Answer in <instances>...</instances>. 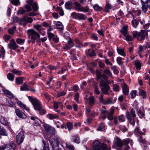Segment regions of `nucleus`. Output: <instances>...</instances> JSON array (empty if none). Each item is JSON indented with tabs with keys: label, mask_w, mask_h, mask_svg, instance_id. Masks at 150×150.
<instances>
[{
	"label": "nucleus",
	"mask_w": 150,
	"mask_h": 150,
	"mask_svg": "<svg viewBox=\"0 0 150 150\" xmlns=\"http://www.w3.org/2000/svg\"><path fill=\"white\" fill-rule=\"evenodd\" d=\"M111 150L110 148L104 143H101L99 141L94 142L93 146L91 150Z\"/></svg>",
	"instance_id": "nucleus-1"
},
{
	"label": "nucleus",
	"mask_w": 150,
	"mask_h": 150,
	"mask_svg": "<svg viewBox=\"0 0 150 150\" xmlns=\"http://www.w3.org/2000/svg\"><path fill=\"white\" fill-rule=\"evenodd\" d=\"M134 133L138 137V138L139 142L141 143V146H143L144 147V148L143 149L144 150H145L146 147V146L145 141L140 136L141 135L144 134V132L140 131L138 127H136L134 130Z\"/></svg>",
	"instance_id": "nucleus-2"
},
{
	"label": "nucleus",
	"mask_w": 150,
	"mask_h": 150,
	"mask_svg": "<svg viewBox=\"0 0 150 150\" xmlns=\"http://www.w3.org/2000/svg\"><path fill=\"white\" fill-rule=\"evenodd\" d=\"M28 98L32 103L35 110L40 111L42 108L41 103L37 99L33 98L30 96H28Z\"/></svg>",
	"instance_id": "nucleus-3"
},
{
	"label": "nucleus",
	"mask_w": 150,
	"mask_h": 150,
	"mask_svg": "<svg viewBox=\"0 0 150 150\" xmlns=\"http://www.w3.org/2000/svg\"><path fill=\"white\" fill-rule=\"evenodd\" d=\"M100 85L102 87L101 88L102 92L104 94L109 95V93L108 92L110 88V87L106 82L104 81L103 79H101L100 82Z\"/></svg>",
	"instance_id": "nucleus-4"
},
{
	"label": "nucleus",
	"mask_w": 150,
	"mask_h": 150,
	"mask_svg": "<svg viewBox=\"0 0 150 150\" xmlns=\"http://www.w3.org/2000/svg\"><path fill=\"white\" fill-rule=\"evenodd\" d=\"M45 132L48 134L52 137L55 134L56 131L55 129L49 125L44 124L43 125Z\"/></svg>",
	"instance_id": "nucleus-5"
},
{
	"label": "nucleus",
	"mask_w": 150,
	"mask_h": 150,
	"mask_svg": "<svg viewBox=\"0 0 150 150\" xmlns=\"http://www.w3.org/2000/svg\"><path fill=\"white\" fill-rule=\"evenodd\" d=\"M54 143L52 141H50V142L52 147V150H57V149H55V147H58L59 146L61 142V140L58 137L56 136L54 137Z\"/></svg>",
	"instance_id": "nucleus-6"
},
{
	"label": "nucleus",
	"mask_w": 150,
	"mask_h": 150,
	"mask_svg": "<svg viewBox=\"0 0 150 150\" xmlns=\"http://www.w3.org/2000/svg\"><path fill=\"white\" fill-rule=\"evenodd\" d=\"M29 36H30L32 40H35L37 38H40V36L39 34L33 29H29L27 31Z\"/></svg>",
	"instance_id": "nucleus-7"
},
{
	"label": "nucleus",
	"mask_w": 150,
	"mask_h": 150,
	"mask_svg": "<svg viewBox=\"0 0 150 150\" xmlns=\"http://www.w3.org/2000/svg\"><path fill=\"white\" fill-rule=\"evenodd\" d=\"M76 10L78 11L87 12L89 10V8L87 6H82L78 2H76Z\"/></svg>",
	"instance_id": "nucleus-8"
},
{
	"label": "nucleus",
	"mask_w": 150,
	"mask_h": 150,
	"mask_svg": "<svg viewBox=\"0 0 150 150\" xmlns=\"http://www.w3.org/2000/svg\"><path fill=\"white\" fill-rule=\"evenodd\" d=\"M24 138L25 136L23 132H22L19 133L16 136V141L18 144H21L23 142Z\"/></svg>",
	"instance_id": "nucleus-9"
},
{
	"label": "nucleus",
	"mask_w": 150,
	"mask_h": 150,
	"mask_svg": "<svg viewBox=\"0 0 150 150\" xmlns=\"http://www.w3.org/2000/svg\"><path fill=\"white\" fill-rule=\"evenodd\" d=\"M148 0H147L144 1L141 0L142 4V9L144 12L146 13L147 11V9L150 7V5H149Z\"/></svg>",
	"instance_id": "nucleus-10"
},
{
	"label": "nucleus",
	"mask_w": 150,
	"mask_h": 150,
	"mask_svg": "<svg viewBox=\"0 0 150 150\" xmlns=\"http://www.w3.org/2000/svg\"><path fill=\"white\" fill-rule=\"evenodd\" d=\"M8 46L11 49L15 50L18 47L14 39H12L10 41V43L8 44Z\"/></svg>",
	"instance_id": "nucleus-11"
},
{
	"label": "nucleus",
	"mask_w": 150,
	"mask_h": 150,
	"mask_svg": "<svg viewBox=\"0 0 150 150\" xmlns=\"http://www.w3.org/2000/svg\"><path fill=\"white\" fill-rule=\"evenodd\" d=\"M15 112L18 117L24 119L26 118V115L19 109H16L15 110Z\"/></svg>",
	"instance_id": "nucleus-12"
},
{
	"label": "nucleus",
	"mask_w": 150,
	"mask_h": 150,
	"mask_svg": "<svg viewBox=\"0 0 150 150\" xmlns=\"http://www.w3.org/2000/svg\"><path fill=\"white\" fill-rule=\"evenodd\" d=\"M147 33L145 30H142L140 32L138 33L137 36V39L139 40H141L144 39L145 36L147 35Z\"/></svg>",
	"instance_id": "nucleus-13"
},
{
	"label": "nucleus",
	"mask_w": 150,
	"mask_h": 150,
	"mask_svg": "<svg viewBox=\"0 0 150 150\" xmlns=\"http://www.w3.org/2000/svg\"><path fill=\"white\" fill-rule=\"evenodd\" d=\"M121 87L122 88L123 93L125 95H128L129 93V88L126 83H122Z\"/></svg>",
	"instance_id": "nucleus-14"
},
{
	"label": "nucleus",
	"mask_w": 150,
	"mask_h": 150,
	"mask_svg": "<svg viewBox=\"0 0 150 150\" xmlns=\"http://www.w3.org/2000/svg\"><path fill=\"white\" fill-rule=\"evenodd\" d=\"M5 147L8 150H15L16 144L13 142H10L5 145Z\"/></svg>",
	"instance_id": "nucleus-15"
},
{
	"label": "nucleus",
	"mask_w": 150,
	"mask_h": 150,
	"mask_svg": "<svg viewBox=\"0 0 150 150\" xmlns=\"http://www.w3.org/2000/svg\"><path fill=\"white\" fill-rule=\"evenodd\" d=\"M116 98H115L113 100V97L108 98L105 100L104 105H111L114 104L116 102Z\"/></svg>",
	"instance_id": "nucleus-16"
},
{
	"label": "nucleus",
	"mask_w": 150,
	"mask_h": 150,
	"mask_svg": "<svg viewBox=\"0 0 150 150\" xmlns=\"http://www.w3.org/2000/svg\"><path fill=\"white\" fill-rule=\"evenodd\" d=\"M74 45V43L73 42L72 40L70 38L68 41V44L65 45L64 47V49L66 50H69Z\"/></svg>",
	"instance_id": "nucleus-17"
},
{
	"label": "nucleus",
	"mask_w": 150,
	"mask_h": 150,
	"mask_svg": "<svg viewBox=\"0 0 150 150\" xmlns=\"http://www.w3.org/2000/svg\"><path fill=\"white\" fill-rule=\"evenodd\" d=\"M73 4H75V2L73 3L71 1H68L66 2L65 4L66 8L70 10L73 8Z\"/></svg>",
	"instance_id": "nucleus-18"
},
{
	"label": "nucleus",
	"mask_w": 150,
	"mask_h": 150,
	"mask_svg": "<svg viewBox=\"0 0 150 150\" xmlns=\"http://www.w3.org/2000/svg\"><path fill=\"white\" fill-rule=\"evenodd\" d=\"M1 123L6 126H9L10 123L8 122L7 118L3 117H1L0 120Z\"/></svg>",
	"instance_id": "nucleus-19"
},
{
	"label": "nucleus",
	"mask_w": 150,
	"mask_h": 150,
	"mask_svg": "<svg viewBox=\"0 0 150 150\" xmlns=\"http://www.w3.org/2000/svg\"><path fill=\"white\" fill-rule=\"evenodd\" d=\"M76 18L78 19L79 20H85L86 19V16L83 14L82 13H76Z\"/></svg>",
	"instance_id": "nucleus-20"
},
{
	"label": "nucleus",
	"mask_w": 150,
	"mask_h": 150,
	"mask_svg": "<svg viewBox=\"0 0 150 150\" xmlns=\"http://www.w3.org/2000/svg\"><path fill=\"white\" fill-rule=\"evenodd\" d=\"M115 145L118 147H121L123 145V141L120 138H117L115 143Z\"/></svg>",
	"instance_id": "nucleus-21"
},
{
	"label": "nucleus",
	"mask_w": 150,
	"mask_h": 150,
	"mask_svg": "<svg viewBox=\"0 0 150 150\" xmlns=\"http://www.w3.org/2000/svg\"><path fill=\"white\" fill-rule=\"evenodd\" d=\"M7 136L8 135V133L4 129V128L2 126H0V137L1 136Z\"/></svg>",
	"instance_id": "nucleus-22"
},
{
	"label": "nucleus",
	"mask_w": 150,
	"mask_h": 150,
	"mask_svg": "<svg viewBox=\"0 0 150 150\" xmlns=\"http://www.w3.org/2000/svg\"><path fill=\"white\" fill-rule=\"evenodd\" d=\"M31 119L35 121L34 124L35 126H38L40 125V120L38 118L36 117L33 116L31 117Z\"/></svg>",
	"instance_id": "nucleus-23"
},
{
	"label": "nucleus",
	"mask_w": 150,
	"mask_h": 150,
	"mask_svg": "<svg viewBox=\"0 0 150 150\" xmlns=\"http://www.w3.org/2000/svg\"><path fill=\"white\" fill-rule=\"evenodd\" d=\"M17 103L18 104L20 107L25 109L27 111L29 112L30 111V110L29 109V108L27 107L25 105L22 103L21 101H18L17 102Z\"/></svg>",
	"instance_id": "nucleus-24"
},
{
	"label": "nucleus",
	"mask_w": 150,
	"mask_h": 150,
	"mask_svg": "<svg viewBox=\"0 0 150 150\" xmlns=\"http://www.w3.org/2000/svg\"><path fill=\"white\" fill-rule=\"evenodd\" d=\"M139 94L140 96L142 97L144 99H146V92L142 89H139Z\"/></svg>",
	"instance_id": "nucleus-25"
},
{
	"label": "nucleus",
	"mask_w": 150,
	"mask_h": 150,
	"mask_svg": "<svg viewBox=\"0 0 150 150\" xmlns=\"http://www.w3.org/2000/svg\"><path fill=\"white\" fill-rule=\"evenodd\" d=\"M47 117L50 120L57 118L58 116L57 115L53 114L50 113L47 115Z\"/></svg>",
	"instance_id": "nucleus-26"
},
{
	"label": "nucleus",
	"mask_w": 150,
	"mask_h": 150,
	"mask_svg": "<svg viewBox=\"0 0 150 150\" xmlns=\"http://www.w3.org/2000/svg\"><path fill=\"white\" fill-rule=\"evenodd\" d=\"M134 64L136 69L140 70L141 66V63L140 61L137 60H135L134 61Z\"/></svg>",
	"instance_id": "nucleus-27"
},
{
	"label": "nucleus",
	"mask_w": 150,
	"mask_h": 150,
	"mask_svg": "<svg viewBox=\"0 0 150 150\" xmlns=\"http://www.w3.org/2000/svg\"><path fill=\"white\" fill-rule=\"evenodd\" d=\"M55 27L56 28L63 29V25L61 22L58 21L55 24Z\"/></svg>",
	"instance_id": "nucleus-28"
},
{
	"label": "nucleus",
	"mask_w": 150,
	"mask_h": 150,
	"mask_svg": "<svg viewBox=\"0 0 150 150\" xmlns=\"http://www.w3.org/2000/svg\"><path fill=\"white\" fill-rule=\"evenodd\" d=\"M137 112L138 115L140 118H142L144 117V114L143 111L141 110H140L139 109L137 108Z\"/></svg>",
	"instance_id": "nucleus-29"
},
{
	"label": "nucleus",
	"mask_w": 150,
	"mask_h": 150,
	"mask_svg": "<svg viewBox=\"0 0 150 150\" xmlns=\"http://www.w3.org/2000/svg\"><path fill=\"white\" fill-rule=\"evenodd\" d=\"M113 90L115 91L118 92L120 90V88L117 84L113 83Z\"/></svg>",
	"instance_id": "nucleus-30"
},
{
	"label": "nucleus",
	"mask_w": 150,
	"mask_h": 150,
	"mask_svg": "<svg viewBox=\"0 0 150 150\" xmlns=\"http://www.w3.org/2000/svg\"><path fill=\"white\" fill-rule=\"evenodd\" d=\"M22 20L24 21H27L30 23H31L33 21V19L31 17H29L28 18H26V16H24L23 18L22 19Z\"/></svg>",
	"instance_id": "nucleus-31"
},
{
	"label": "nucleus",
	"mask_w": 150,
	"mask_h": 150,
	"mask_svg": "<svg viewBox=\"0 0 150 150\" xmlns=\"http://www.w3.org/2000/svg\"><path fill=\"white\" fill-rule=\"evenodd\" d=\"M111 7V5L109 4H107L105 6L104 9V11L106 12H109Z\"/></svg>",
	"instance_id": "nucleus-32"
},
{
	"label": "nucleus",
	"mask_w": 150,
	"mask_h": 150,
	"mask_svg": "<svg viewBox=\"0 0 150 150\" xmlns=\"http://www.w3.org/2000/svg\"><path fill=\"white\" fill-rule=\"evenodd\" d=\"M93 8L95 11H100L102 9L101 7L99 6L98 4H96L93 6Z\"/></svg>",
	"instance_id": "nucleus-33"
},
{
	"label": "nucleus",
	"mask_w": 150,
	"mask_h": 150,
	"mask_svg": "<svg viewBox=\"0 0 150 150\" xmlns=\"http://www.w3.org/2000/svg\"><path fill=\"white\" fill-rule=\"evenodd\" d=\"M103 72L105 74H107L109 77L112 76V73L108 67H107L106 69L104 70Z\"/></svg>",
	"instance_id": "nucleus-34"
},
{
	"label": "nucleus",
	"mask_w": 150,
	"mask_h": 150,
	"mask_svg": "<svg viewBox=\"0 0 150 150\" xmlns=\"http://www.w3.org/2000/svg\"><path fill=\"white\" fill-rule=\"evenodd\" d=\"M117 51L118 53L120 55L125 56V53L124 50L122 49H119L118 47H117Z\"/></svg>",
	"instance_id": "nucleus-35"
},
{
	"label": "nucleus",
	"mask_w": 150,
	"mask_h": 150,
	"mask_svg": "<svg viewBox=\"0 0 150 150\" xmlns=\"http://www.w3.org/2000/svg\"><path fill=\"white\" fill-rule=\"evenodd\" d=\"M96 75L97 79V80L100 79V80L102 79V75L101 73L98 70H96Z\"/></svg>",
	"instance_id": "nucleus-36"
},
{
	"label": "nucleus",
	"mask_w": 150,
	"mask_h": 150,
	"mask_svg": "<svg viewBox=\"0 0 150 150\" xmlns=\"http://www.w3.org/2000/svg\"><path fill=\"white\" fill-rule=\"evenodd\" d=\"M121 32L124 35L126 36L127 34V28L126 27H123L120 30Z\"/></svg>",
	"instance_id": "nucleus-37"
},
{
	"label": "nucleus",
	"mask_w": 150,
	"mask_h": 150,
	"mask_svg": "<svg viewBox=\"0 0 150 150\" xmlns=\"http://www.w3.org/2000/svg\"><path fill=\"white\" fill-rule=\"evenodd\" d=\"M7 78L10 81H13L14 79V76L12 73H9L7 76Z\"/></svg>",
	"instance_id": "nucleus-38"
},
{
	"label": "nucleus",
	"mask_w": 150,
	"mask_h": 150,
	"mask_svg": "<svg viewBox=\"0 0 150 150\" xmlns=\"http://www.w3.org/2000/svg\"><path fill=\"white\" fill-rule=\"evenodd\" d=\"M125 38V39L127 41H132L133 38L131 35L127 34L126 36H124Z\"/></svg>",
	"instance_id": "nucleus-39"
},
{
	"label": "nucleus",
	"mask_w": 150,
	"mask_h": 150,
	"mask_svg": "<svg viewBox=\"0 0 150 150\" xmlns=\"http://www.w3.org/2000/svg\"><path fill=\"white\" fill-rule=\"evenodd\" d=\"M98 99L100 103L104 105L105 100L104 99L103 95V94H101L100 95L98 98Z\"/></svg>",
	"instance_id": "nucleus-40"
},
{
	"label": "nucleus",
	"mask_w": 150,
	"mask_h": 150,
	"mask_svg": "<svg viewBox=\"0 0 150 150\" xmlns=\"http://www.w3.org/2000/svg\"><path fill=\"white\" fill-rule=\"evenodd\" d=\"M32 8L33 11H36L38 9V5L36 3H35L33 4Z\"/></svg>",
	"instance_id": "nucleus-41"
},
{
	"label": "nucleus",
	"mask_w": 150,
	"mask_h": 150,
	"mask_svg": "<svg viewBox=\"0 0 150 150\" xmlns=\"http://www.w3.org/2000/svg\"><path fill=\"white\" fill-rule=\"evenodd\" d=\"M105 127L104 124L103 123H101L100 125L97 129V130L99 131H103L105 129Z\"/></svg>",
	"instance_id": "nucleus-42"
},
{
	"label": "nucleus",
	"mask_w": 150,
	"mask_h": 150,
	"mask_svg": "<svg viewBox=\"0 0 150 150\" xmlns=\"http://www.w3.org/2000/svg\"><path fill=\"white\" fill-rule=\"evenodd\" d=\"M132 26L135 28L137 27L139 24V22L136 19H134L132 21Z\"/></svg>",
	"instance_id": "nucleus-43"
},
{
	"label": "nucleus",
	"mask_w": 150,
	"mask_h": 150,
	"mask_svg": "<svg viewBox=\"0 0 150 150\" xmlns=\"http://www.w3.org/2000/svg\"><path fill=\"white\" fill-rule=\"evenodd\" d=\"M26 12V11L23 9L22 8H20L18 11L17 13L21 15L25 14Z\"/></svg>",
	"instance_id": "nucleus-44"
},
{
	"label": "nucleus",
	"mask_w": 150,
	"mask_h": 150,
	"mask_svg": "<svg viewBox=\"0 0 150 150\" xmlns=\"http://www.w3.org/2000/svg\"><path fill=\"white\" fill-rule=\"evenodd\" d=\"M20 89L21 91H28L29 90L27 85L25 83L21 87Z\"/></svg>",
	"instance_id": "nucleus-45"
},
{
	"label": "nucleus",
	"mask_w": 150,
	"mask_h": 150,
	"mask_svg": "<svg viewBox=\"0 0 150 150\" xmlns=\"http://www.w3.org/2000/svg\"><path fill=\"white\" fill-rule=\"evenodd\" d=\"M66 145L67 148L69 150H74V146L66 143Z\"/></svg>",
	"instance_id": "nucleus-46"
},
{
	"label": "nucleus",
	"mask_w": 150,
	"mask_h": 150,
	"mask_svg": "<svg viewBox=\"0 0 150 150\" xmlns=\"http://www.w3.org/2000/svg\"><path fill=\"white\" fill-rule=\"evenodd\" d=\"M137 93V91L136 90L132 91L130 93V94L131 96V98H135L136 96Z\"/></svg>",
	"instance_id": "nucleus-47"
},
{
	"label": "nucleus",
	"mask_w": 150,
	"mask_h": 150,
	"mask_svg": "<svg viewBox=\"0 0 150 150\" xmlns=\"http://www.w3.org/2000/svg\"><path fill=\"white\" fill-rule=\"evenodd\" d=\"M66 126L69 131L71 130L73 128V125L71 122H67L66 124Z\"/></svg>",
	"instance_id": "nucleus-48"
},
{
	"label": "nucleus",
	"mask_w": 150,
	"mask_h": 150,
	"mask_svg": "<svg viewBox=\"0 0 150 150\" xmlns=\"http://www.w3.org/2000/svg\"><path fill=\"white\" fill-rule=\"evenodd\" d=\"M119 127L120 129L123 132H125L127 130V128L125 125H120Z\"/></svg>",
	"instance_id": "nucleus-49"
},
{
	"label": "nucleus",
	"mask_w": 150,
	"mask_h": 150,
	"mask_svg": "<svg viewBox=\"0 0 150 150\" xmlns=\"http://www.w3.org/2000/svg\"><path fill=\"white\" fill-rule=\"evenodd\" d=\"M118 118L120 122H123L125 121V117L123 115H119Z\"/></svg>",
	"instance_id": "nucleus-50"
},
{
	"label": "nucleus",
	"mask_w": 150,
	"mask_h": 150,
	"mask_svg": "<svg viewBox=\"0 0 150 150\" xmlns=\"http://www.w3.org/2000/svg\"><path fill=\"white\" fill-rule=\"evenodd\" d=\"M25 40L24 39H22L21 38H18L16 40V42L19 44H23Z\"/></svg>",
	"instance_id": "nucleus-51"
},
{
	"label": "nucleus",
	"mask_w": 150,
	"mask_h": 150,
	"mask_svg": "<svg viewBox=\"0 0 150 150\" xmlns=\"http://www.w3.org/2000/svg\"><path fill=\"white\" fill-rule=\"evenodd\" d=\"M10 1L12 4L16 6L18 5L20 3L19 0H10Z\"/></svg>",
	"instance_id": "nucleus-52"
},
{
	"label": "nucleus",
	"mask_w": 150,
	"mask_h": 150,
	"mask_svg": "<svg viewBox=\"0 0 150 150\" xmlns=\"http://www.w3.org/2000/svg\"><path fill=\"white\" fill-rule=\"evenodd\" d=\"M16 82L17 83L18 85H19L22 83L23 82L22 78L20 77L17 78L16 79Z\"/></svg>",
	"instance_id": "nucleus-53"
},
{
	"label": "nucleus",
	"mask_w": 150,
	"mask_h": 150,
	"mask_svg": "<svg viewBox=\"0 0 150 150\" xmlns=\"http://www.w3.org/2000/svg\"><path fill=\"white\" fill-rule=\"evenodd\" d=\"M59 122L60 124V127L62 128H65V129H67V126L66 125H65L63 122L62 120H60L59 121Z\"/></svg>",
	"instance_id": "nucleus-54"
},
{
	"label": "nucleus",
	"mask_w": 150,
	"mask_h": 150,
	"mask_svg": "<svg viewBox=\"0 0 150 150\" xmlns=\"http://www.w3.org/2000/svg\"><path fill=\"white\" fill-rule=\"evenodd\" d=\"M47 34L49 40L53 38L54 36V34L50 32H47Z\"/></svg>",
	"instance_id": "nucleus-55"
},
{
	"label": "nucleus",
	"mask_w": 150,
	"mask_h": 150,
	"mask_svg": "<svg viewBox=\"0 0 150 150\" xmlns=\"http://www.w3.org/2000/svg\"><path fill=\"white\" fill-rule=\"evenodd\" d=\"M122 58L120 57H117V62L118 64L119 65H121L122 63Z\"/></svg>",
	"instance_id": "nucleus-56"
},
{
	"label": "nucleus",
	"mask_w": 150,
	"mask_h": 150,
	"mask_svg": "<svg viewBox=\"0 0 150 150\" xmlns=\"http://www.w3.org/2000/svg\"><path fill=\"white\" fill-rule=\"evenodd\" d=\"M89 103L91 105L93 104L94 103V98L93 96L90 97L89 98Z\"/></svg>",
	"instance_id": "nucleus-57"
},
{
	"label": "nucleus",
	"mask_w": 150,
	"mask_h": 150,
	"mask_svg": "<svg viewBox=\"0 0 150 150\" xmlns=\"http://www.w3.org/2000/svg\"><path fill=\"white\" fill-rule=\"evenodd\" d=\"M105 62L107 65H112V64L109 60L108 58L105 57H104Z\"/></svg>",
	"instance_id": "nucleus-58"
},
{
	"label": "nucleus",
	"mask_w": 150,
	"mask_h": 150,
	"mask_svg": "<svg viewBox=\"0 0 150 150\" xmlns=\"http://www.w3.org/2000/svg\"><path fill=\"white\" fill-rule=\"evenodd\" d=\"M126 115L127 118L128 120L130 119V118L132 119L133 118H134V117H133L132 115L128 112H126Z\"/></svg>",
	"instance_id": "nucleus-59"
},
{
	"label": "nucleus",
	"mask_w": 150,
	"mask_h": 150,
	"mask_svg": "<svg viewBox=\"0 0 150 150\" xmlns=\"http://www.w3.org/2000/svg\"><path fill=\"white\" fill-rule=\"evenodd\" d=\"M25 8L26 9L27 11L28 12L32 11V8L30 5H28L27 4H26L25 6Z\"/></svg>",
	"instance_id": "nucleus-60"
},
{
	"label": "nucleus",
	"mask_w": 150,
	"mask_h": 150,
	"mask_svg": "<svg viewBox=\"0 0 150 150\" xmlns=\"http://www.w3.org/2000/svg\"><path fill=\"white\" fill-rule=\"evenodd\" d=\"M106 115L107 116V117L109 120H112L113 119V115L109 113V112Z\"/></svg>",
	"instance_id": "nucleus-61"
},
{
	"label": "nucleus",
	"mask_w": 150,
	"mask_h": 150,
	"mask_svg": "<svg viewBox=\"0 0 150 150\" xmlns=\"http://www.w3.org/2000/svg\"><path fill=\"white\" fill-rule=\"evenodd\" d=\"M34 27L37 31H39L41 30V26L40 25H34Z\"/></svg>",
	"instance_id": "nucleus-62"
},
{
	"label": "nucleus",
	"mask_w": 150,
	"mask_h": 150,
	"mask_svg": "<svg viewBox=\"0 0 150 150\" xmlns=\"http://www.w3.org/2000/svg\"><path fill=\"white\" fill-rule=\"evenodd\" d=\"M43 143L44 145V146L43 147V150H50L48 145H47L45 142L43 141Z\"/></svg>",
	"instance_id": "nucleus-63"
},
{
	"label": "nucleus",
	"mask_w": 150,
	"mask_h": 150,
	"mask_svg": "<svg viewBox=\"0 0 150 150\" xmlns=\"http://www.w3.org/2000/svg\"><path fill=\"white\" fill-rule=\"evenodd\" d=\"M132 34L133 36V38H135L137 37V38L138 33L137 31H133L132 32Z\"/></svg>",
	"instance_id": "nucleus-64"
}]
</instances>
